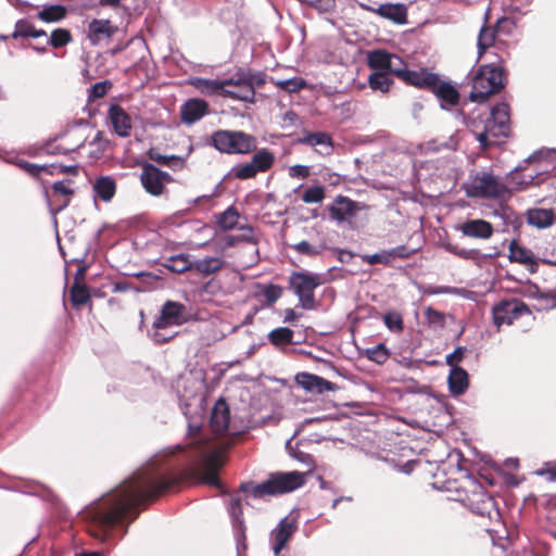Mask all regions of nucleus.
Segmentation results:
<instances>
[{
	"instance_id": "nucleus-1",
	"label": "nucleus",
	"mask_w": 556,
	"mask_h": 556,
	"mask_svg": "<svg viewBox=\"0 0 556 556\" xmlns=\"http://www.w3.org/2000/svg\"><path fill=\"white\" fill-rule=\"evenodd\" d=\"M222 466L223 459L219 453L206 454L203 451H200L197 459L180 472L169 462L150 463L92 503L86 510V516L101 530L113 529L130 517L139 505L155 501L181 481L194 480L220 488L218 471Z\"/></svg>"
},
{
	"instance_id": "nucleus-2",
	"label": "nucleus",
	"mask_w": 556,
	"mask_h": 556,
	"mask_svg": "<svg viewBox=\"0 0 556 556\" xmlns=\"http://www.w3.org/2000/svg\"><path fill=\"white\" fill-rule=\"evenodd\" d=\"M447 490L454 492L455 501L460 502L477 516L486 518L491 523L501 522L496 501L472 475H464L459 479L450 482Z\"/></svg>"
},
{
	"instance_id": "nucleus-3",
	"label": "nucleus",
	"mask_w": 556,
	"mask_h": 556,
	"mask_svg": "<svg viewBox=\"0 0 556 556\" xmlns=\"http://www.w3.org/2000/svg\"><path fill=\"white\" fill-rule=\"evenodd\" d=\"M509 55V52L504 50L496 62H491L478 70L472 78L469 94L471 101L483 103L490 96L498 93L505 87L506 71L504 63Z\"/></svg>"
},
{
	"instance_id": "nucleus-4",
	"label": "nucleus",
	"mask_w": 556,
	"mask_h": 556,
	"mask_svg": "<svg viewBox=\"0 0 556 556\" xmlns=\"http://www.w3.org/2000/svg\"><path fill=\"white\" fill-rule=\"evenodd\" d=\"M305 483V473L300 471H276L269 473L268 478L262 483L252 481L240 484V491L251 494L254 498H264L266 496H277L290 493Z\"/></svg>"
},
{
	"instance_id": "nucleus-5",
	"label": "nucleus",
	"mask_w": 556,
	"mask_h": 556,
	"mask_svg": "<svg viewBox=\"0 0 556 556\" xmlns=\"http://www.w3.org/2000/svg\"><path fill=\"white\" fill-rule=\"evenodd\" d=\"M511 131L509 105L507 103L496 104L485 121L483 131L476 135L481 148L486 150L497 146L509 137Z\"/></svg>"
},
{
	"instance_id": "nucleus-6",
	"label": "nucleus",
	"mask_w": 556,
	"mask_h": 556,
	"mask_svg": "<svg viewBox=\"0 0 556 556\" xmlns=\"http://www.w3.org/2000/svg\"><path fill=\"white\" fill-rule=\"evenodd\" d=\"M210 143L225 154H249L257 149V138L242 130L218 129L211 135Z\"/></svg>"
},
{
	"instance_id": "nucleus-7",
	"label": "nucleus",
	"mask_w": 556,
	"mask_h": 556,
	"mask_svg": "<svg viewBox=\"0 0 556 556\" xmlns=\"http://www.w3.org/2000/svg\"><path fill=\"white\" fill-rule=\"evenodd\" d=\"M187 307L185 304L172 300H167L162 308L160 315L152 324L153 332L151 339L156 344H165L169 342L174 334H165L163 331L173 326H181L188 321L186 315Z\"/></svg>"
},
{
	"instance_id": "nucleus-8",
	"label": "nucleus",
	"mask_w": 556,
	"mask_h": 556,
	"mask_svg": "<svg viewBox=\"0 0 556 556\" xmlns=\"http://www.w3.org/2000/svg\"><path fill=\"white\" fill-rule=\"evenodd\" d=\"M323 283L319 274L308 271H292L289 277V287L298 296L300 305L304 309H315L316 300L314 291Z\"/></svg>"
},
{
	"instance_id": "nucleus-9",
	"label": "nucleus",
	"mask_w": 556,
	"mask_h": 556,
	"mask_svg": "<svg viewBox=\"0 0 556 556\" xmlns=\"http://www.w3.org/2000/svg\"><path fill=\"white\" fill-rule=\"evenodd\" d=\"M531 314L529 306L519 299L502 300L492 307L493 324L497 331L502 326H510L523 315Z\"/></svg>"
},
{
	"instance_id": "nucleus-10",
	"label": "nucleus",
	"mask_w": 556,
	"mask_h": 556,
	"mask_svg": "<svg viewBox=\"0 0 556 556\" xmlns=\"http://www.w3.org/2000/svg\"><path fill=\"white\" fill-rule=\"evenodd\" d=\"M508 192L507 187L490 173L476 175L467 191L468 195L484 199H500Z\"/></svg>"
},
{
	"instance_id": "nucleus-11",
	"label": "nucleus",
	"mask_w": 556,
	"mask_h": 556,
	"mask_svg": "<svg viewBox=\"0 0 556 556\" xmlns=\"http://www.w3.org/2000/svg\"><path fill=\"white\" fill-rule=\"evenodd\" d=\"M173 181L172 176L161 170L151 163L142 165L140 182L143 189L153 197H160L165 193L166 185Z\"/></svg>"
},
{
	"instance_id": "nucleus-12",
	"label": "nucleus",
	"mask_w": 556,
	"mask_h": 556,
	"mask_svg": "<svg viewBox=\"0 0 556 556\" xmlns=\"http://www.w3.org/2000/svg\"><path fill=\"white\" fill-rule=\"evenodd\" d=\"M394 75L403 80L406 85L430 91L435 85L440 83L439 75L429 72L428 68H420L419 71H410L406 68L394 70Z\"/></svg>"
},
{
	"instance_id": "nucleus-13",
	"label": "nucleus",
	"mask_w": 556,
	"mask_h": 556,
	"mask_svg": "<svg viewBox=\"0 0 556 556\" xmlns=\"http://www.w3.org/2000/svg\"><path fill=\"white\" fill-rule=\"evenodd\" d=\"M489 16L490 12L486 11L484 15V25L481 27L478 36L477 47L480 56L486 53V51L492 47L500 49L501 54H503L504 50L508 51L506 45L500 38L495 25H488Z\"/></svg>"
},
{
	"instance_id": "nucleus-14",
	"label": "nucleus",
	"mask_w": 556,
	"mask_h": 556,
	"mask_svg": "<svg viewBox=\"0 0 556 556\" xmlns=\"http://www.w3.org/2000/svg\"><path fill=\"white\" fill-rule=\"evenodd\" d=\"M237 78H228L231 80L229 87H224L223 97L244 102H254L255 90H253V78H244L237 74Z\"/></svg>"
},
{
	"instance_id": "nucleus-15",
	"label": "nucleus",
	"mask_w": 556,
	"mask_h": 556,
	"mask_svg": "<svg viewBox=\"0 0 556 556\" xmlns=\"http://www.w3.org/2000/svg\"><path fill=\"white\" fill-rule=\"evenodd\" d=\"M358 7L364 11L375 13L396 24H405L407 22V8L403 3H383L376 8L364 2H358Z\"/></svg>"
},
{
	"instance_id": "nucleus-16",
	"label": "nucleus",
	"mask_w": 556,
	"mask_h": 556,
	"mask_svg": "<svg viewBox=\"0 0 556 556\" xmlns=\"http://www.w3.org/2000/svg\"><path fill=\"white\" fill-rule=\"evenodd\" d=\"M108 122L113 132L118 137L127 138L131 135L132 119L119 104H111L109 106Z\"/></svg>"
},
{
	"instance_id": "nucleus-17",
	"label": "nucleus",
	"mask_w": 556,
	"mask_h": 556,
	"mask_svg": "<svg viewBox=\"0 0 556 556\" xmlns=\"http://www.w3.org/2000/svg\"><path fill=\"white\" fill-rule=\"evenodd\" d=\"M180 121L186 125H192L210 114L208 103L200 98H191L180 106Z\"/></svg>"
},
{
	"instance_id": "nucleus-18",
	"label": "nucleus",
	"mask_w": 556,
	"mask_h": 556,
	"mask_svg": "<svg viewBox=\"0 0 556 556\" xmlns=\"http://www.w3.org/2000/svg\"><path fill=\"white\" fill-rule=\"evenodd\" d=\"M464 237L486 240L494 233L493 225L485 219H468L455 227Z\"/></svg>"
},
{
	"instance_id": "nucleus-19",
	"label": "nucleus",
	"mask_w": 556,
	"mask_h": 556,
	"mask_svg": "<svg viewBox=\"0 0 556 556\" xmlns=\"http://www.w3.org/2000/svg\"><path fill=\"white\" fill-rule=\"evenodd\" d=\"M230 421V409L224 399H219L214 405L211 414L210 426L217 437L227 433Z\"/></svg>"
},
{
	"instance_id": "nucleus-20",
	"label": "nucleus",
	"mask_w": 556,
	"mask_h": 556,
	"mask_svg": "<svg viewBox=\"0 0 556 556\" xmlns=\"http://www.w3.org/2000/svg\"><path fill=\"white\" fill-rule=\"evenodd\" d=\"M296 382L306 391L323 394L336 391L337 384L314 374L302 372L296 376Z\"/></svg>"
},
{
	"instance_id": "nucleus-21",
	"label": "nucleus",
	"mask_w": 556,
	"mask_h": 556,
	"mask_svg": "<svg viewBox=\"0 0 556 556\" xmlns=\"http://www.w3.org/2000/svg\"><path fill=\"white\" fill-rule=\"evenodd\" d=\"M359 210L358 203L344 195H338L329 207L330 217L337 222H344Z\"/></svg>"
},
{
	"instance_id": "nucleus-22",
	"label": "nucleus",
	"mask_w": 556,
	"mask_h": 556,
	"mask_svg": "<svg viewBox=\"0 0 556 556\" xmlns=\"http://www.w3.org/2000/svg\"><path fill=\"white\" fill-rule=\"evenodd\" d=\"M296 526L289 518H283L278 523V527L271 532L273 536V549L276 555H278L281 549H283L295 532Z\"/></svg>"
},
{
	"instance_id": "nucleus-23",
	"label": "nucleus",
	"mask_w": 556,
	"mask_h": 556,
	"mask_svg": "<svg viewBox=\"0 0 556 556\" xmlns=\"http://www.w3.org/2000/svg\"><path fill=\"white\" fill-rule=\"evenodd\" d=\"M230 84H232L231 80H217L203 77H193L189 80V85L204 96L217 94L223 97L224 87H229Z\"/></svg>"
},
{
	"instance_id": "nucleus-24",
	"label": "nucleus",
	"mask_w": 556,
	"mask_h": 556,
	"mask_svg": "<svg viewBox=\"0 0 556 556\" xmlns=\"http://www.w3.org/2000/svg\"><path fill=\"white\" fill-rule=\"evenodd\" d=\"M71 180H60L52 185L51 197L52 203L55 205L54 212L59 213L68 206L74 190L70 187Z\"/></svg>"
},
{
	"instance_id": "nucleus-25",
	"label": "nucleus",
	"mask_w": 556,
	"mask_h": 556,
	"mask_svg": "<svg viewBox=\"0 0 556 556\" xmlns=\"http://www.w3.org/2000/svg\"><path fill=\"white\" fill-rule=\"evenodd\" d=\"M430 91L440 100L442 108H445V105L455 106L459 103V92L447 81L440 79V83H435Z\"/></svg>"
},
{
	"instance_id": "nucleus-26",
	"label": "nucleus",
	"mask_w": 556,
	"mask_h": 556,
	"mask_svg": "<svg viewBox=\"0 0 556 556\" xmlns=\"http://www.w3.org/2000/svg\"><path fill=\"white\" fill-rule=\"evenodd\" d=\"M116 27L109 20H92L88 25V38L91 43L97 45L102 38H111Z\"/></svg>"
},
{
	"instance_id": "nucleus-27",
	"label": "nucleus",
	"mask_w": 556,
	"mask_h": 556,
	"mask_svg": "<svg viewBox=\"0 0 556 556\" xmlns=\"http://www.w3.org/2000/svg\"><path fill=\"white\" fill-rule=\"evenodd\" d=\"M447 381L452 395H462L469 387V376L462 367L451 368Z\"/></svg>"
},
{
	"instance_id": "nucleus-28",
	"label": "nucleus",
	"mask_w": 556,
	"mask_h": 556,
	"mask_svg": "<svg viewBox=\"0 0 556 556\" xmlns=\"http://www.w3.org/2000/svg\"><path fill=\"white\" fill-rule=\"evenodd\" d=\"M509 250V261L514 263H518L525 266L536 267V261L533 256V253L520 245L517 240H513L508 247ZM534 271V268L531 269Z\"/></svg>"
},
{
	"instance_id": "nucleus-29",
	"label": "nucleus",
	"mask_w": 556,
	"mask_h": 556,
	"mask_svg": "<svg viewBox=\"0 0 556 556\" xmlns=\"http://www.w3.org/2000/svg\"><path fill=\"white\" fill-rule=\"evenodd\" d=\"M555 215L551 208H531L527 212V222L536 228H547L554 224Z\"/></svg>"
},
{
	"instance_id": "nucleus-30",
	"label": "nucleus",
	"mask_w": 556,
	"mask_h": 556,
	"mask_svg": "<svg viewBox=\"0 0 556 556\" xmlns=\"http://www.w3.org/2000/svg\"><path fill=\"white\" fill-rule=\"evenodd\" d=\"M225 266V261L222 257L207 256L204 258L195 260L192 263L193 271L204 276H208L219 271Z\"/></svg>"
},
{
	"instance_id": "nucleus-31",
	"label": "nucleus",
	"mask_w": 556,
	"mask_h": 556,
	"mask_svg": "<svg viewBox=\"0 0 556 556\" xmlns=\"http://www.w3.org/2000/svg\"><path fill=\"white\" fill-rule=\"evenodd\" d=\"M368 65L371 70L392 72L394 75V67L392 66V55L386 50L372 51L368 56Z\"/></svg>"
},
{
	"instance_id": "nucleus-32",
	"label": "nucleus",
	"mask_w": 556,
	"mask_h": 556,
	"mask_svg": "<svg viewBox=\"0 0 556 556\" xmlns=\"http://www.w3.org/2000/svg\"><path fill=\"white\" fill-rule=\"evenodd\" d=\"M93 190L98 198L104 202H109L115 195L116 182L110 176H102L94 181Z\"/></svg>"
},
{
	"instance_id": "nucleus-33",
	"label": "nucleus",
	"mask_w": 556,
	"mask_h": 556,
	"mask_svg": "<svg viewBox=\"0 0 556 556\" xmlns=\"http://www.w3.org/2000/svg\"><path fill=\"white\" fill-rule=\"evenodd\" d=\"M392 72H383L377 71L369 75L368 85L370 89L374 91H380L382 93L389 92L390 88L393 85V79L391 78Z\"/></svg>"
},
{
	"instance_id": "nucleus-34",
	"label": "nucleus",
	"mask_w": 556,
	"mask_h": 556,
	"mask_svg": "<svg viewBox=\"0 0 556 556\" xmlns=\"http://www.w3.org/2000/svg\"><path fill=\"white\" fill-rule=\"evenodd\" d=\"M65 139V136H58L53 140L47 141L40 150L49 155H59L63 154L66 155L71 152L76 151L79 149V144H71L65 146L62 141Z\"/></svg>"
},
{
	"instance_id": "nucleus-35",
	"label": "nucleus",
	"mask_w": 556,
	"mask_h": 556,
	"mask_svg": "<svg viewBox=\"0 0 556 556\" xmlns=\"http://www.w3.org/2000/svg\"><path fill=\"white\" fill-rule=\"evenodd\" d=\"M275 163V155L271 151L266 148L257 150L252 159L251 164L257 173H264L269 170Z\"/></svg>"
},
{
	"instance_id": "nucleus-36",
	"label": "nucleus",
	"mask_w": 556,
	"mask_h": 556,
	"mask_svg": "<svg viewBox=\"0 0 556 556\" xmlns=\"http://www.w3.org/2000/svg\"><path fill=\"white\" fill-rule=\"evenodd\" d=\"M293 330L288 327H279L271 330L267 338L271 345L281 349L293 343Z\"/></svg>"
},
{
	"instance_id": "nucleus-37",
	"label": "nucleus",
	"mask_w": 556,
	"mask_h": 556,
	"mask_svg": "<svg viewBox=\"0 0 556 556\" xmlns=\"http://www.w3.org/2000/svg\"><path fill=\"white\" fill-rule=\"evenodd\" d=\"M193 261L189 260V256L179 254L168 257L163 266L172 273L184 274L186 271H193Z\"/></svg>"
},
{
	"instance_id": "nucleus-38",
	"label": "nucleus",
	"mask_w": 556,
	"mask_h": 556,
	"mask_svg": "<svg viewBox=\"0 0 556 556\" xmlns=\"http://www.w3.org/2000/svg\"><path fill=\"white\" fill-rule=\"evenodd\" d=\"M67 9L61 4L45 7L37 13V17L45 23L60 22L66 17Z\"/></svg>"
},
{
	"instance_id": "nucleus-39",
	"label": "nucleus",
	"mask_w": 556,
	"mask_h": 556,
	"mask_svg": "<svg viewBox=\"0 0 556 556\" xmlns=\"http://www.w3.org/2000/svg\"><path fill=\"white\" fill-rule=\"evenodd\" d=\"M46 35H47V33L43 29H36L34 27V25L31 23H29L28 21L20 20L16 22L15 30L13 31V34L10 37H12L14 39H16L18 37L38 38V37H42Z\"/></svg>"
},
{
	"instance_id": "nucleus-40",
	"label": "nucleus",
	"mask_w": 556,
	"mask_h": 556,
	"mask_svg": "<svg viewBox=\"0 0 556 556\" xmlns=\"http://www.w3.org/2000/svg\"><path fill=\"white\" fill-rule=\"evenodd\" d=\"M70 301L74 307H80L90 301V291L87 285H72Z\"/></svg>"
},
{
	"instance_id": "nucleus-41",
	"label": "nucleus",
	"mask_w": 556,
	"mask_h": 556,
	"mask_svg": "<svg viewBox=\"0 0 556 556\" xmlns=\"http://www.w3.org/2000/svg\"><path fill=\"white\" fill-rule=\"evenodd\" d=\"M300 143L307 146H326L332 148V139L329 134L325 131L307 132L303 138L299 139Z\"/></svg>"
},
{
	"instance_id": "nucleus-42",
	"label": "nucleus",
	"mask_w": 556,
	"mask_h": 556,
	"mask_svg": "<svg viewBox=\"0 0 556 556\" xmlns=\"http://www.w3.org/2000/svg\"><path fill=\"white\" fill-rule=\"evenodd\" d=\"M239 212L233 206H230L218 216L217 224L222 229L230 230L237 226Z\"/></svg>"
},
{
	"instance_id": "nucleus-43",
	"label": "nucleus",
	"mask_w": 556,
	"mask_h": 556,
	"mask_svg": "<svg viewBox=\"0 0 556 556\" xmlns=\"http://www.w3.org/2000/svg\"><path fill=\"white\" fill-rule=\"evenodd\" d=\"M73 36L66 28L54 29L49 38V45L54 49L63 48L72 42Z\"/></svg>"
},
{
	"instance_id": "nucleus-44",
	"label": "nucleus",
	"mask_w": 556,
	"mask_h": 556,
	"mask_svg": "<svg viewBox=\"0 0 556 556\" xmlns=\"http://www.w3.org/2000/svg\"><path fill=\"white\" fill-rule=\"evenodd\" d=\"M222 292V283L219 280L212 278L207 282H205L201 290H200V296L203 301L210 302L212 301L213 296L219 294Z\"/></svg>"
},
{
	"instance_id": "nucleus-45",
	"label": "nucleus",
	"mask_w": 556,
	"mask_h": 556,
	"mask_svg": "<svg viewBox=\"0 0 556 556\" xmlns=\"http://www.w3.org/2000/svg\"><path fill=\"white\" fill-rule=\"evenodd\" d=\"M275 85L289 93L298 92L306 87V81L301 77H293L283 80H277Z\"/></svg>"
},
{
	"instance_id": "nucleus-46",
	"label": "nucleus",
	"mask_w": 556,
	"mask_h": 556,
	"mask_svg": "<svg viewBox=\"0 0 556 556\" xmlns=\"http://www.w3.org/2000/svg\"><path fill=\"white\" fill-rule=\"evenodd\" d=\"M231 174L235 178L240 180H247L254 178L258 173L253 167L251 162L239 164L231 169Z\"/></svg>"
},
{
	"instance_id": "nucleus-47",
	"label": "nucleus",
	"mask_w": 556,
	"mask_h": 556,
	"mask_svg": "<svg viewBox=\"0 0 556 556\" xmlns=\"http://www.w3.org/2000/svg\"><path fill=\"white\" fill-rule=\"evenodd\" d=\"M17 165L24 172H26L27 174H29L30 176L36 177V178H39L41 176V174L49 175V170L51 169V167H49V165H37V164H34V163H30V162H27L24 160H20L17 162Z\"/></svg>"
},
{
	"instance_id": "nucleus-48",
	"label": "nucleus",
	"mask_w": 556,
	"mask_h": 556,
	"mask_svg": "<svg viewBox=\"0 0 556 556\" xmlns=\"http://www.w3.org/2000/svg\"><path fill=\"white\" fill-rule=\"evenodd\" d=\"M387 328L393 332H401L404 329L403 317L397 312H388L383 316Z\"/></svg>"
},
{
	"instance_id": "nucleus-49",
	"label": "nucleus",
	"mask_w": 556,
	"mask_h": 556,
	"mask_svg": "<svg viewBox=\"0 0 556 556\" xmlns=\"http://www.w3.org/2000/svg\"><path fill=\"white\" fill-rule=\"evenodd\" d=\"M301 199L307 204L320 203L325 199V189L320 186L309 187L303 192Z\"/></svg>"
},
{
	"instance_id": "nucleus-50",
	"label": "nucleus",
	"mask_w": 556,
	"mask_h": 556,
	"mask_svg": "<svg viewBox=\"0 0 556 556\" xmlns=\"http://www.w3.org/2000/svg\"><path fill=\"white\" fill-rule=\"evenodd\" d=\"M366 355L368 359L377 363V364H383L389 358V352L388 349L383 343H380L371 349H368L366 351Z\"/></svg>"
},
{
	"instance_id": "nucleus-51",
	"label": "nucleus",
	"mask_w": 556,
	"mask_h": 556,
	"mask_svg": "<svg viewBox=\"0 0 556 556\" xmlns=\"http://www.w3.org/2000/svg\"><path fill=\"white\" fill-rule=\"evenodd\" d=\"M494 25L496 27L498 36H510L513 35L516 28L515 20L508 16H502L497 18Z\"/></svg>"
},
{
	"instance_id": "nucleus-52",
	"label": "nucleus",
	"mask_w": 556,
	"mask_h": 556,
	"mask_svg": "<svg viewBox=\"0 0 556 556\" xmlns=\"http://www.w3.org/2000/svg\"><path fill=\"white\" fill-rule=\"evenodd\" d=\"M425 317L429 325L435 326V327H443L445 324V316L442 312H439L434 309L431 306H428L425 309Z\"/></svg>"
},
{
	"instance_id": "nucleus-53",
	"label": "nucleus",
	"mask_w": 556,
	"mask_h": 556,
	"mask_svg": "<svg viewBox=\"0 0 556 556\" xmlns=\"http://www.w3.org/2000/svg\"><path fill=\"white\" fill-rule=\"evenodd\" d=\"M112 84L109 80L96 83L89 93V100H96L104 97L111 89Z\"/></svg>"
},
{
	"instance_id": "nucleus-54",
	"label": "nucleus",
	"mask_w": 556,
	"mask_h": 556,
	"mask_svg": "<svg viewBox=\"0 0 556 556\" xmlns=\"http://www.w3.org/2000/svg\"><path fill=\"white\" fill-rule=\"evenodd\" d=\"M299 254L307 255V256H316L321 253L320 249L315 248L309 242L303 240L291 247Z\"/></svg>"
},
{
	"instance_id": "nucleus-55",
	"label": "nucleus",
	"mask_w": 556,
	"mask_h": 556,
	"mask_svg": "<svg viewBox=\"0 0 556 556\" xmlns=\"http://www.w3.org/2000/svg\"><path fill=\"white\" fill-rule=\"evenodd\" d=\"M263 294H264V296L266 299V302L268 304H274L281 296L282 288L280 286H277V285H268V286L264 287Z\"/></svg>"
},
{
	"instance_id": "nucleus-56",
	"label": "nucleus",
	"mask_w": 556,
	"mask_h": 556,
	"mask_svg": "<svg viewBox=\"0 0 556 556\" xmlns=\"http://www.w3.org/2000/svg\"><path fill=\"white\" fill-rule=\"evenodd\" d=\"M447 250L452 254H454V255H456V256H458V257H460L463 260H477L480 256L479 250H476V249L466 250V249H459V248L454 247V245H448Z\"/></svg>"
},
{
	"instance_id": "nucleus-57",
	"label": "nucleus",
	"mask_w": 556,
	"mask_h": 556,
	"mask_svg": "<svg viewBox=\"0 0 556 556\" xmlns=\"http://www.w3.org/2000/svg\"><path fill=\"white\" fill-rule=\"evenodd\" d=\"M363 261L366 262L369 265L375 264H384L388 265L391 262L390 253L389 251H383L381 253H375L371 255H364Z\"/></svg>"
},
{
	"instance_id": "nucleus-58",
	"label": "nucleus",
	"mask_w": 556,
	"mask_h": 556,
	"mask_svg": "<svg viewBox=\"0 0 556 556\" xmlns=\"http://www.w3.org/2000/svg\"><path fill=\"white\" fill-rule=\"evenodd\" d=\"M229 513L236 521H241L243 515L242 501L239 496H233L229 503Z\"/></svg>"
},
{
	"instance_id": "nucleus-59",
	"label": "nucleus",
	"mask_w": 556,
	"mask_h": 556,
	"mask_svg": "<svg viewBox=\"0 0 556 556\" xmlns=\"http://www.w3.org/2000/svg\"><path fill=\"white\" fill-rule=\"evenodd\" d=\"M536 475L546 477L549 481L556 480V462L544 463L543 467L536 470Z\"/></svg>"
},
{
	"instance_id": "nucleus-60",
	"label": "nucleus",
	"mask_w": 556,
	"mask_h": 556,
	"mask_svg": "<svg viewBox=\"0 0 556 556\" xmlns=\"http://www.w3.org/2000/svg\"><path fill=\"white\" fill-rule=\"evenodd\" d=\"M303 3L316 8L320 12H328L334 7V0H300Z\"/></svg>"
},
{
	"instance_id": "nucleus-61",
	"label": "nucleus",
	"mask_w": 556,
	"mask_h": 556,
	"mask_svg": "<svg viewBox=\"0 0 556 556\" xmlns=\"http://www.w3.org/2000/svg\"><path fill=\"white\" fill-rule=\"evenodd\" d=\"M466 352L465 346H458L455 351L446 356V364L452 368L458 367L457 364L464 358Z\"/></svg>"
},
{
	"instance_id": "nucleus-62",
	"label": "nucleus",
	"mask_w": 556,
	"mask_h": 556,
	"mask_svg": "<svg viewBox=\"0 0 556 556\" xmlns=\"http://www.w3.org/2000/svg\"><path fill=\"white\" fill-rule=\"evenodd\" d=\"M49 167L51 169L49 170V175H59V174H73L77 175V166L76 165H61V164H50Z\"/></svg>"
},
{
	"instance_id": "nucleus-63",
	"label": "nucleus",
	"mask_w": 556,
	"mask_h": 556,
	"mask_svg": "<svg viewBox=\"0 0 556 556\" xmlns=\"http://www.w3.org/2000/svg\"><path fill=\"white\" fill-rule=\"evenodd\" d=\"M90 144L97 147V152L103 153L108 150L110 141L104 137L102 131H98Z\"/></svg>"
},
{
	"instance_id": "nucleus-64",
	"label": "nucleus",
	"mask_w": 556,
	"mask_h": 556,
	"mask_svg": "<svg viewBox=\"0 0 556 556\" xmlns=\"http://www.w3.org/2000/svg\"><path fill=\"white\" fill-rule=\"evenodd\" d=\"M309 167L306 165L296 164L290 167L289 175L292 178L305 179L309 176Z\"/></svg>"
}]
</instances>
